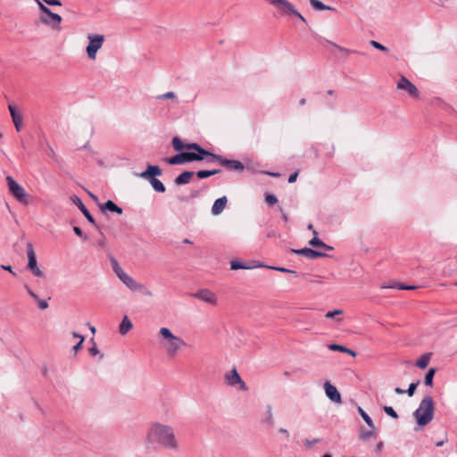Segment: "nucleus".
I'll use <instances>...</instances> for the list:
<instances>
[{
  "label": "nucleus",
  "mask_w": 457,
  "mask_h": 457,
  "mask_svg": "<svg viewBox=\"0 0 457 457\" xmlns=\"http://www.w3.org/2000/svg\"><path fill=\"white\" fill-rule=\"evenodd\" d=\"M322 457H332V455L326 453V454L322 455Z\"/></svg>",
  "instance_id": "64"
},
{
  "label": "nucleus",
  "mask_w": 457,
  "mask_h": 457,
  "mask_svg": "<svg viewBox=\"0 0 457 457\" xmlns=\"http://www.w3.org/2000/svg\"><path fill=\"white\" fill-rule=\"evenodd\" d=\"M305 103H306L305 98H302V99H300V101H299V104H302V105L305 104Z\"/></svg>",
  "instance_id": "61"
},
{
  "label": "nucleus",
  "mask_w": 457,
  "mask_h": 457,
  "mask_svg": "<svg viewBox=\"0 0 457 457\" xmlns=\"http://www.w3.org/2000/svg\"><path fill=\"white\" fill-rule=\"evenodd\" d=\"M388 287L389 288H397L399 290H406L407 289V286L401 284V283H396L395 285L389 286Z\"/></svg>",
  "instance_id": "46"
},
{
  "label": "nucleus",
  "mask_w": 457,
  "mask_h": 457,
  "mask_svg": "<svg viewBox=\"0 0 457 457\" xmlns=\"http://www.w3.org/2000/svg\"><path fill=\"white\" fill-rule=\"evenodd\" d=\"M28 269L37 278H44V272L39 269L37 262V256L31 243H27Z\"/></svg>",
  "instance_id": "9"
},
{
  "label": "nucleus",
  "mask_w": 457,
  "mask_h": 457,
  "mask_svg": "<svg viewBox=\"0 0 457 457\" xmlns=\"http://www.w3.org/2000/svg\"><path fill=\"white\" fill-rule=\"evenodd\" d=\"M1 269L4 270H7V271L11 272L13 276H16V273L12 270V268L11 265L2 264L1 265Z\"/></svg>",
  "instance_id": "49"
},
{
  "label": "nucleus",
  "mask_w": 457,
  "mask_h": 457,
  "mask_svg": "<svg viewBox=\"0 0 457 457\" xmlns=\"http://www.w3.org/2000/svg\"><path fill=\"white\" fill-rule=\"evenodd\" d=\"M176 97L174 92H167V93H164L162 95H160L158 96V98H161V99H174Z\"/></svg>",
  "instance_id": "44"
},
{
  "label": "nucleus",
  "mask_w": 457,
  "mask_h": 457,
  "mask_svg": "<svg viewBox=\"0 0 457 457\" xmlns=\"http://www.w3.org/2000/svg\"><path fill=\"white\" fill-rule=\"evenodd\" d=\"M88 45L86 48L87 57L90 60H96L97 51L103 46L104 36L101 34H88Z\"/></svg>",
  "instance_id": "7"
},
{
  "label": "nucleus",
  "mask_w": 457,
  "mask_h": 457,
  "mask_svg": "<svg viewBox=\"0 0 457 457\" xmlns=\"http://www.w3.org/2000/svg\"><path fill=\"white\" fill-rule=\"evenodd\" d=\"M313 238L310 240L309 244L312 245V246H314V247H323V248H326V249H329L331 250L332 247L327 245L325 243H323L319 237H318V232L316 230H313Z\"/></svg>",
  "instance_id": "27"
},
{
  "label": "nucleus",
  "mask_w": 457,
  "mask_h": 457,
  "mask_svg": "<svg viewBox=\"0 0 457 457\" xmlns=\"http://www.w3.org/2000/svg\"><path fill=\"white\" fill-rule=\"evenodd\" d=\"M89 353L91 355H96V354H99L100 352L98 350V348L96 347V344H94V345L89 349Z\"/></svg>",
  "instance_id": "50"
},
{
  "label": "nucleus",
  "mask_w": 457,
  "mask_h": 457,
  "mask_svg": "<svg viewBox=\"0 0 457 457\" xmlns=\"http://www.w3.org/2000/svg\"><path fill=\"white\" fill-rule=\"evenodd\" d=\"M44 3L53 5V6H61L62 3L59 0H42Z\"/></svg>",
  "instance_id": "45"
},
{
  "label": "nucleus",
  "mask_w": 457,
  "mask_h": 457,
  "mask_svg": "<svg viewBox=\"0 0 457 457\" xmlns=\"http://www.w3.org/2000/svg\"><path fill=\"white\" fill-rule=\"evenodd\" d=\"M8 109L16 130L21 131L23 127L22 115L17 111L16 106L13 104H9Z\"/></svg>",
  "instance_id": "16"
},
{
  "label": "nucleus",
  "mask_w": 457,
  "mask_h": 457,
  "mask_svg": "<svg viewBox=\"0 0 457 457\" xmlns=\"http://www.w3.org/2000/svg\"><path fill=\"white\" fill-rule=\"evenodd\" d=\"M119 279L131 291L139 292L145 296H153V292L148 289L144 284L137 282L129 274L124 272Z\"/></svg>",
  "instance_id": "6"
},
{
  "label": "nucleus",
  "mask_w": 457,
  "mask_h": 457,
  "mask_svg": "<svg viewBox=\"0 0 457 457\" xmlns=\"http://www.w3.org/2000/svg\"><path fill=\"white\" fill-rule=\"evenodd\" d=\"M98 245L101 247V248H104L105 246V239L103 238L102 240H100L98 242Z\"/></svg>",
  "instance_id": "57"
},
{
  "label": "nucleus",
  "mask_w": 457,
  "mask_h": 457,
  "mask_svg": "<svg viewBox=\"0 0 457 457\" xmlns=\"http://www.w3.org/2000/svg\"><path fill=\"white\" fill-rule=\"evenodd\" d=\"M103 212L110 211L118 214H122V209L119 207L113 201L108 200L105 204L100 206Z\"/></svg>",
  "instance_id": "23"
},
{
  "label": "nucleus",
  "mask_w": 457,
  "mask_h": 457,
  "mask_svg": "<svg viewBox=\"0 0 457 457\" xmlns=\"http://www.w3.org/2000/svg\"><path fill=\"white\" fill-rule=\"evenodd\" d=\"M435 403L432 396H425L420 403L419 407L413 412L417 425L423 428L430 423L434 418Z\"/></svg>",
  "instance_id": "4"
},
{
  "label": "nucleus",
  "mask_w": 457,
  "mask_h": 457,
  "mask_svg": "<svg viewBox=\"0 0 457 457\" xmlns=\"http://www.w3.org/2000/svg\"><path fill=\"white\" fill-rule=\"evenodd\" d=\"M227 202H228V199H227L226 196H222V197L218 198L214 202V204H213V205L212 207V215H214V216L220 215L224 211V209L226 208Z\"/></svg>",
  "instance_id": "20"
},
{
  "label": "nucleus",
  "mask_w": 457,
  "mask_h": 457,
  "mask_svg": "<svg viewBox=\"0 0 457 457\" xmlns=\"http://www.w3.org/2000/svg\"><path fill=\"white\" fill-rule=\"evenodd\" d=\"M112 270L115 272L116 276L120 278L125 271L120 266L119 262L115 259H112L111 261Z\"/></svg>",
  "instance_id": "35"
},
{
  "label": "nucleus",
  "mask_w": 457,
  "mask_h": 457,
  "mask_svg": "<svg viewBox=\"0 0 457 457\" xmlns=\"http://www.w3.org/2000/svg\"><path fill=\"white\" fill-rule=\"evenodd\" d=\"M278 431V433L282 434L287 440L289 439L290 435H289V432H288V430L287 428H281Z\"/></svg>",
  "instance_id": "48"
},
{
  "label": "nucleus",
  "mask_w": 457,
  "mask_h": 457,
  "mask_svg": "<svg viewBox=\"0 0 457 457\" xmlns=\"http://www.w3.org/2000/svg\"><path fill=\"white\" fill-rule=\"evenodd\" d=\"M158 338L161 346L164 349L168 356H175L187 345L179 337L174 335L172 331L166 327L159 329Z\"/></svg>",
  "instance_id": "2"
},
{
  "label": "nucleus",
  "mask_w": 457,
  "mask_h": 457,
  "mask_svg": "<svg viewBox=\"0 0 457 457\" xmlns=\"http://www.w3.org/2000/svg\"><path fill=\"white\" fill-rule=\"evenodd\" d=\"M277 236V232L275 230H272L270 231L269 234H268V237H274Z\"/></svg>",
  "instance_id": "59"
},
{
  "label": "nucleus",
  "mask_w": 457,
  "mask_h": 457,
  "mask_svg": "<svg viewBox=\"0 0 457 457\" xmlns=\"http://www.w3.org/2000/svg\"><path fill=\"white\" fill-rule=\"evenodd\" d=\"M146 180L151 184V186L153 187L154 191H156L158 193L165 192L166 188H165L163 183L160 179H158L156 178H151Z\"/></svg>",
  "instance_id": "26"
},
{
  "label": "nucleus",
  "mask_w": 457,
  "mask_h": 457,
  "mask_svg": "<svg viewBox=\"0 0 457 457\" xmlns=\"http://www.w3.org/2000/svg\"><path fill=\"white\" fill-rule=\"evenodd\" d=\"M255 267H264V266L262 264H259V265H255ZM252 268H254V266L248 265L247 263L241 262L237 260H232L230 262V269L234 270H241V269L242 270H249Z\"/></svg>",
  "instance_id": "25"
},
{
  "label": "nucleus",
  "mask_w": 457,
  "mask_h": 457,
  "mask_svg": "<svg viewBox=\"0 0 457 457\" xmlns=\"http://www.w3.org/2000/svg\"><path fill=\"white\" fill-rule=\"evenodd\" d=\"M383 411L388 415L390 416L391 418L395 419V420H397L398 419V414L396 413V411L394 410L393 407L391 406H384L383 407Z\"/></svg>",
  "instance_id": "37"
},
{
  "label": "nucleus",
  "mask_w": 457,
  "mask_h": 457,
  "mask_svg": "<svg viewBox=\"0 0 457 457\" xmlns=\"http://www.w3.org/2000/svg\"><path fill=\"white\" fill-rule=\"evenodd\" d=\"M133 328V324L127 315H124L119 326V332L121 336H125Z\"/></svg>",
  "instance_id": "21"
},
{
  "label": "nucleus",
  "mask_w": 457,
  "mask_h": 457,
  "mask_svg": "<svg viewBox=\"0 0 457 457\" xmlns=\"http://www.w3.org/2000/svg\"><path fill=\"white\" fill-rule=\"evenodd\" d=\"M318 442H319V439H314V440H312V441L306 440V441H305V445H306L307 447H309V448H310V447H312L314 444H316V443H318Z\"/></svg>",
  "instance_id": "52"
},
{
  "label": "nucleus",
  "mask_w": 457,
  "mask_h": 457,
  "mask_svg": "<svg viewBox=\"0 0 457 457\" xmlns=\"http://www.w3.org/2000/svg\"><path fill=\"white\" fill-rule=\"evenodd\" d=\"M36 1L38 3L40 11L47 16L41 19L42 22L46 25H51L53 28H55V25H59L62 21V17L57 13L53 12L48 7L44 5L38 0Z\"/></svg>",
  "instance_id": "10"
},
{
  "label": "nucleus",
  "mask_w": 457,
  "mask_h": 457,
  "mask_svg": "<svg viewBox=\"0 0 457 457\" xmlns=\"http://www.w3.org/2000/svg\"><path fill=\"white\" fill-rule=\"evenodd\" d=\"M72 337L74 338H79L80 340L81 337H84L83 336H81L80 334L77 333V332H72Z\"/></svg>",
  "instance_id": "58"
},
{
  "label": "nucleus",
  "mask_w": 457,
  "mask_h": 457,
  "mask_svg": "<svg viewBox=\"0 0 457 457\" xmlns=\"http://www.w3.org/2000/svg\"><path fill=\"white\" fill-rule=\"evenodd\" d=\"M358 412L363 419V420L366 422V424L369 426L370 428H374V422L371 420V418L365 412V411L361 407H358Z\"/></svg>",
  "instance_id": "32"
},
{
  "label": "nucleus",
  "mask_w": 457,
  "mask_h": 457,
  "mask_svg": "<svg viewBox=\"0 0 457 457\" xmlns=\"http://www.w3.org/2000/svg\"><path fill=\"white\" fill-rule=\"evenodd\" d=\"M73 231L77 236L80 237L83 240L87 239V236L83 234L80 228L75 226L73 227Z\"/></svg>",
  "instance_id": "43"
},
{
  "label": "nucleus",
  "mask_w": 457,
  "mask_h": 457,
  "mask_svg": "<svg viewBox=\"0 0 457 457\" xmlns=\"http://www.w3.org/2000/svg\"><path fill=\"white\" fill-rule=\"evenodd\" d=\"M370 45L376 48V49H378L380 51H387V47H386L385 46H383L382 44H380L379 42L378 41H375V40H371L370 41Z\"/></svg>",
  "instance_id": "41"
},
{
  "label": "nucleus",
  "mask_w": 457,
  "mask_h": 457,
  "mask_svg": "<svg viewBox=\"0 0 457 457\" xmlns=\"http://www.w3.org/2000/svg\"><path fill=\"white\" fill-rule=\"evenodd\" d=\"M225 380L228 386H238L242 391H247L248 387L243 381L236 369H233L225 374Z\"/></svg>",
  "instance_id": "11"
},
{
  "label": "nucleus",
  "mask_w": 457,
  "mask_h": 457,
  "mask_svg": "<svg viewBox=\"0 0 457 457\" xmlns=\"http://www.w3.org/2000/svg\"><path fill=\"white\" fill-rule=\"evenodd\" d=\"M187 150H194L195 152H182L167 160V162L170 165L183 164L195 161H202L207 158L209 152L201 147L196 143L187 144L186 146Z\"/></svg>",
  "instance_id": "3"
},
{
  "label": "nucleus",
  "mask_w": 457,
  "mask_h": 457,
  "mask_svg": "<svg viewBox=\"0 0 457 457\" xmlns=\"http://www.w3.org/2000/svg\"><path fill=\"white\" fill-rule=\"evenodd\" d=\"M265 174L269 175V176H271V177H274V178H278L280 176L279 173L278 172H270V171H265L264 172Z\"/></svg>",
  "instance_id": "54"
},
{
  "label": "nucleus",
  "mask_w": 457,
  "mask_h": 457,
  "mask_svg": "<svg viewBox=\"0 0 457 457\" xmlns=\"http://www.w3.org/2000/svg\"><path fill=\"white\" fill-rule=\"evenodd\" d=\"M172 145L176 151H181L186 149L187 145H185L180 138L178 137H174L172 139Z\"/></svg>",
  "instance_id": "34"
},
{
  "label": "nucleus",
  "mask_w": 457,
  "mask_h": 457,
  "mask_svg": "<svg viewBox=\"0 0 457 457\" xmlns=\"http://www.w3.org/2000/svg\"><path fill=\"white\" fill-rule=\"evenodd\" d=\"M395 392L397 394V395H403L405 393V390L400 388V387H395Z\"/></svg>",
  "instance_id": "55"
},
{
  "label": "nucleus",
  "mask_w": 457,
  "mask_h": 457,
  "mask_svg": "<svg viewBox=\"0 0 457 457\" xmlns=\"http://www.w3.org/2000/svg\"><path fill=\"white\" fill-rule=\"evenodd\" d=\"M397 88L406 90L411 96L417 97L419 96L418 88L403 76L397 82Z\"/></svg>",
  "instance_id": "15"
},
{
  "label": "nucleus",
  "mask_w": 457,
  "mask_h": 457,
  "mask_svg": "<svg viewBox=\"0 0 457 457\" xmlns=\"http://www.w3.org/2000/svg\"><path fill=\"white\" fill-rule=\"evenodd\" d=\"M265 201L269 205H273L278 203V198L275 195L270 194L266 195Z\"/></svg>",
  "instance_id": "38"
},
{
  "label": "nucleus",
  "mask_w": 457,
  "mask_h": 457,
  "mask_svg": "<svg viewBox=\"0 0 457 457\" xmlns=\"http://www.w3.org/2000/svg\"><path fill=\"white\" fill-rule=\"evenodd\" d=\"M324 389H325V394H326L327 397L331 402H333L335 403H342L340 393L338 392L337 388L335 386H333L330 382L326 381L324 383Z\"/></svg>",
  "instance_id": "13"
},
{
  "label": "nucleus",
  "mask_w": 457,
  "mask_h": 457,
  "mask_svg": "<svg viewBox=\"0 0 457 457\" xmlns=\"http://www.w3.org/2000/svg\"><path fill=\"white\" fill-rule=\"evenodd\" d=\"M220 170H199L196 172V176L199 178V179H205V178H208L210 176H212V175H215L217 173H219Z\"/></svg>",
  "instance_id": "36"
},
{
  "label": "nucleus",
  "mask_w": 457,
  "mask_h": 457,
  "mask_svg": "<svg viewBox=\"0 0 457 457\" xmlns=\"http://www.w3.org/2000/svg\"><path fill=\"white\" fill-rule=\"evenodd\" d=\"M343 313V310L341 309H337V310H334V311H329L326 313L325 317L328 318V319H332L334 318L336 315H341Z\"/></svg>",
  "instance_id": "40"
},
{
  "label": "nucleus",
  "mask_w": 457,
  "mask_h": 457,
  "mask_svg": "<svg viewBox=\"0 0 457 457\" xmlns=\"http://www.w3.org/2000/svg\"><path fill=\"white\" fill-rule=\"evenodd\" d=\"M297 176H298V171H295L294 173H292L289 178H288V182L289 183H294L295 182L296 179H297Z\"/></svg>",
  "instance_id": "51"
},
{
  "label": "nucleus",
  "mask_w": 457,
  "mask_h": 457,
  "mask_svg": "<svg viewBox=\"0 0 457 457\" xmlns=\"http://www.w3.org/2000/svg\"><path fill=\"white\" fill-rule=\"evenodd\" d=\"M328 348L331 351H337V352L347 353L353 357L356 356V353L353 350L347 348L341 345L330 344V345H328Z\"/></svg>",
  "instance_id": "24"
},
{
  "label": "nucleus",
  "mask_w": 457,
  "mask_h": 457,
  "mask_svg": "<svg viewBox=\"0 0 457 457\" xmlns=\"http://www.w3.org/2000/svg\"><path fill=\"white\" fill-rule=\"evenodd\" d=\"M145 441L148 444H154L163 450L174 453L179 452L181 448L174 428L160 421H154L149 425Z\"/></svg>",
  "instance_id": "1"
},
{
  "label": "nucleus",
  "mask_w": 457,
  "mask_h": 457,
  "mask_svg": "<svg viewBox=\"0 0 457 457\" xmlns=\"http://www.w3.org/2000/svg\"><path fill=\"white\" fill-rule=\"evenodd\" d=\"M382 448H383V443L382 442H378L376 445V451L378 453H380L382 451Z\"/></svg>",
  "instance_id": "53"
},
{
  "label": "nucleus",
  "mask_w": 457,
  "mask_h": 457,
  "mask_svg": "<svg viewBox=\"0 0 457 457\" xmlns=\"http://www.w3.org/2000/svg\"><path fill=\"white\" fill-rule=\"evenodd\" d=\"M431 354L430 353H425L423 354L417 361L416 366L420 369H426L428 365L429 360H430Z\"/></svg>",
  "instance_id": "30"
},
{
  "label": "nucleus",
  "mask_w": 457,
  "mask_h": 457,
  "mask_svg": "<svg viewBox=\"0 0 457 457\" xmlns=\"http://www.w3.org/2000/svg\"><path fill=\"white\" fill-rule=\"evenodd\" d=\"M311 6L316 11L330 10L329 6L325 5L320 0H309Z\"/></svg>",
  "instance_id": "31"
},
{
  "label": "nucleus",
  "mask_w": 457,
  "mask_h": 457,
  "mask_svg": "<svg viewBox=\"0 0 457 457\" xmlns=\"http://www.w3.org/2000/svg\"><path fill=\"white\" fill-rule=\"evenodd\" d=\"M193 296L212 306H216L218 303V297L216 294L207 288L198 290L193 295Z\"/></svg>",
  "instance_id": "12"
},
{
  "label": "nucleus",
  "mask_w": 457,
  "mask_h": 457,
  "mask_svg": "<svg viewBox=\"0 0 457 457\" xmlns=\"http://www.w3.org/2000/svg\"><path fill=\"white\" fill-rule=\"evenodd\" d=\"M294 253H295L298 255H302L306 258H309V259H316L319 257L326 256V254L323 253H320V252H318V251H315L313 249L307 248V247L298 249V250H294Z\"/></svg>",
  "instance_id": "19"
},
{
  "label": "nucleus",
  "mask_w": 457,
  "mask_h": 457,
  "mask_svg": "<svg viewBox=\"0 0 457 457\" xmlns=\"http://www.w3.org/2000/svg\"><path fill=\"white\" fill-rule=\"evenodd\" d=\"M162 173V169L157 165L148 164L145 170L142 171L138 176L145 179L161 176Z\"/></svg>",
  "instance_id": "17"
},
{
  "label": "nucleus",
  "mask_w": 457,
  "mask_h": 457,
  "mask_svg": "<svg viewBox=\"0 0 457 457\" xmlns=\"http://www.w3.org/2000/svg\"><path fill=\"white\" fill-rule=\"evenodd\" d=\"M378 436L377 428L374 426V428H370L368 431H361L359 438L362 441L369 440L370 438H376Z\"/></svg>",
  "instance_id": "28"
},
{
  "label": "nucleus",
  "mask_w": 457,
  "mask_h": 457,
  "mask_svg": "<svg viewBox=\"0 0 457 457\" xmlns=\"http://www.w3.org/2000/svg\"><path fill=\"white\" fill-rule=\"evenodd\" d=\"M264 422L269 426L274 425L273 408L271 405H267L265 408V419Z\"/></svg>",
  "instance_id": "29"
},
{
  "label": "nucleus",
  "mask_w": 457,
  "mask_h": 457,
  "mask_svg": "<svg viewBox=\"0 0 457 457\" xmlns=\"http://www.w3.org/2000/svg\"><path fill=\"white\" fill-rule=\"evenodd\" d=\"M84 340L85 338L81 337L80 340H79L78 344L73 346V351L75 352V353H78V351L81 348Z\"/></svg>",
  "instance_id": "47"
},
{
  "label": "nucleus",
  "mask_w": 457,
  "mask_h": 457,
  "mask_svg": "<svg viewBox=\"0 0 457 457\" xmlns=\"http://www.w3.org/2000/svg\"><path fill=\"white\" fill-rule=\"evenodd\" d=\"M435 373H436V369H434V368L429 369L428 371L427 372V374L425 376V384L427 386H433V378H434Z\"/></svg>",
  "instance_id": "33"
},
{
  "label": "nucleus",
  "mask_w": 457,
  "mask_h": 457,
  "mask_svg": "<svg viewBox=\"0 0 457 457\" xmlns=\"http://www.w3.org/2000/svg\"><path fill=\"white\" fill-rule=\"evenodd\" d=\"M266 267L269 268V269H271V270H278V271H280V272H284V273H295V270H288V269L282 268V267H272V266H266Z\"/></svg>",
  "instance_id": "42"
},
{
  "label": "nucleus",
  "mask_w": 457,
  "mask_h": 457,
  "mask_svg": "<svg viewBox=\"0 0 457 457\" xmlns=\"http://www.w3.org/2000/svg\"><path fill=\"white\" fill-rule=\"evenodd\" d=\"M334 46L337 47L340 51H343V52H345V53H349L350 50L349 49H346V48H344V47H341L336 44H332Z\"/></svg>",
  "instance_id": "56"
},
{
  "label": "nucleus",
  "mask_w": 457,
  "mask_h": 457,
  "mask_svg": "<svg viewBox=\"0 0 457 457\" xmlns=\"http://www.w3.org/2000/svg\"><path fill=\"white\" fill-rule=\"evenodd\" d=\"M193 176H194V172L193 171L186 170V171L182 172L180 175H179L175 179L174 183L177 186H181V185L187 184V183H189V181H190V179H192Z\"/></svg>",
  "instance_id": "22"
},
{
  "label": "nucleus",
  "mask_w": 457,
  "mask_h": 457,
  "mask_svg": "<svg viewBox=\"0 0 457 457\" xmlns=\"http://www.w3.org/2000/svg\"><path fill=\"white\" fill-rule=\"evenodd\" d=\"M23 288L25 289L26 293L37 303V305L40 310L44 311L48 308V300L50 298L47 300L41 299L29 284H24Z\"/></svg>",
  "instance_id": "14"
},
{
  "label": "nucleus",
  "mask_w": 457,
  "mask_h": 457,
  "mask_svg": "<svg viewBox=\"0 0 457 457\" xmlns=\"http://www.w3.org/2000/svg\"><path fill=\"white\" fill-rule=\"evenodd\" d=\"M418 385H419V382L411 383L409 385L408 389L405 390V393H407L410 397L412 396L415 393V390H416Z\"/></svg>",
  "instance_id": "39"
},
{
  "label": "nucleus",
  "mask_w": 457,
  "mask_h": 457,
  "mask_svg": "<svg viewBox=\"0 0 457 457\" xmlns=\"http://www.w3.org/2000/svg\"><path fill=\"white\" fill-rule=\"evenodd\" d=\"M71 200L73 202V204L81 211V212L84 214V216L86 217V219L92 224H96V221H95V219L94 217L91 215V213L89 212V211L87 209V207L85 206V204H83V202L81 201V199L77 196V195H73L71 197Z\"/></svg>",
  "instance_id": "18"
},
{
  "label": "nucleus",
  "mask_w": 457,
  "mask_h": 457,
  "mask_svg": "<svg viewBox=\"0 0 457 457\" xmlns=\"http://www.w3.org/2000/svg\"><path fill=\"white\" fill-rule=\"evenodd\" d=\"M208 162H219L223 167L229 170L242 171L245 168L244 164L240 161L228 160L220 155L214 154L209 152L207 154Z\"/></svg>",
  "instance_id": "8"
},
{
  "label": "nucleus",
  "mask_w": 457,
  "mask_h": 457,
  "mask_svg": "<svg viewBox=\"0 0 457 457\" xmlns=\"http://www.w3.org/2000/svg\"><path fill=\"white\" fill-rule=\"evenodd\" d=\"M417 287L416 286H407V289L406 290H413V289H416Z\"/></svg>",
  "instance_id": "60"
},
{
  "label": "nucleus",
  "mask_w": 457,
  "mask_h": 457,
  "mask_svg": "<svg viewBox=\"0 0 457 457\" xmlns=\"http://www.w3.org/2000/svg\"><path fill=\"white\" fill-rule=\"evenodd\" d=\"M436 446H442L444 445V442L443 441H440V442H437L436 444Z\"/></svg>",
  "instance_id": "63"
},
{
  "label": "nucleus",
  "mask_w": 457,
  "mask_h": 457,
  "mask_svg": "<svg viewBox=\"0 0 457 457\" xmlns=\"http://www.w3.org/2000/svg\"><path fill=\"white\" fill-rule=\"evenodd\" d=\"M6 183L9 193L21 204H29V195L25 189L12 177H6Z\"/></svg>",
  "instance_id": "5"
},
{
  "label": "nucleus",
  "mask_w": 457,
  "mask_h": 457,
  "mask_svg": "<svg viewBox=\"0 0 457 457\" xmlns=\"http://www.w3.org/2000/svg\"><path fill=\"white\" fill-rule=\"evenodd\" d=\"M308 229L312 230V232H313V230H315V229L313 228V226H312V224H309V225H308Z\"/></svg>",
  "instance_id": "62"
}]
</instances>
